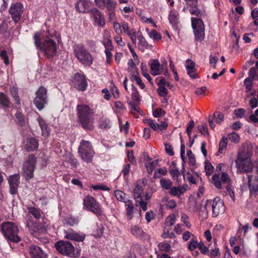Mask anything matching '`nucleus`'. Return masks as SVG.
Segmentation results:
<instances>
[{"mask_svg":"<svg viewBox=\"0 0 258 258\" xmlns=\"http://www.w3.org/2000/svg\"><path fill=\"white\" fill-rule=\"evenodd\" d=\"M29 253L32 258H46V254L38 246L31 245L29 247Z\"/></svg>","mask_w":258,"mask_h":258,"instance_id":"nucleus-23","label":"nucleus"},{"mask_svg":"<svg viewBox=\"0 0 258 258\" xmlns=\"http://www.w3.org/2000/svg\"><path fill=\"white\" fill-rule=\"evenodd\" d=\"M150 73L154 76H158L163 74L164 70V66L161 64L157 59H153L150 63ZM163 75L167 78L169 77V74L167 68H165Z\"/></svg>","mask_w":258,"mask_h":258,"instance_id":"nucleus-14","label":"nucleus"},{"mask_svg":"<svg viewBox=\"0 0 258 258\" xmlns=\"http://www.w3.org/2000/svg\"><path fill=\"white\" fill-rule=\"evenodd\" d=\"M56 38V31L53 29H48L46 32H37L34 36L35 45L47 57L53 56L57 50Z\"/></svg>","mask_w":258,"mask_h":258,"instance_id":"nucleus-1","label":"nucleus"},{"mask_svg":"<svg viewBox=\"0 0 258 258\" xmlns=\"http://www.w3.org/2000/svg\"><path fill=\"white\" fill-rule=\"evenodd\" d=\"M11 94L12 96L14 98V101L17 105H20V99L18 95V90L16 88L13 87L11 88L10 90Z\"/></svg>","mask_w":258,"mask_h":258,"instance_id":"nucleus-43","label":"nucleus"},{"mask_svg":"<svg viewBox=\"0 0 258 258\" xmlns=\"http://www.w3.org/2000/svg\"><path fill=\"white\" fill-rule=\"evenodd\" d=\"M99 126L101 128H109L111 126V121L108 118L102 119L100 122Z\"/></svg>","mask_w":258,"mask_h":258,"instance_id":"nucleus-47","label":"nucleus"},{"mask_svg":"<svg viewBox=\"0 0 258 258\" xmlns=\"http://www.w3.org/2000/svg\"><path fill=\"white\" fill-rule=\"evenodd\" d=\"M84 207L86 208L95 214L97 216H101L102 210L100 204L96 200L90 196H87L85 197L83 201Z\"/></svg>","mask_w":258,"mask_h":258,"instance_id":"nucleus-10","label":"nucleus"},{"mask_svg":"<svg viewBox=\"0 0 258 258\" xmlns=\"http://www.w3.org/2000/svg\"><path fill=\"white\" fill-rule=\"evenodd\" d=\"M36 162V158L32 154L29 155L27 157L23 166V174L26 180H29L33 177V172Z\"/></svg>","mask_w":258,"mask_h":258,"instance_id":"nucleus-8","label":"nucleus"},{"mask_svg":"<svg viewBox=\"0 0 258 258\" xmlns=\"http://www.w3.org/2000/svg\"><path fill=\"white\" fill-rule=\"evenodd\" d=\"M38 140L33 137H29L24 142L25 148L28 151H33L38 147Z\"/></svg>","mask_w":258,"mask_h":258,"instance_id":"nucleus-26","label":"nucleus"},{"mask_svg":"<svg viewBox=\"0 0 258 258\" xmlns=\"http://www.w3.org/2000/svg\"><path fill=\"white\" fill-rule=\"evenodd\" d=\"M160 185L162 188L165 189H169L172 187V183L170 179H162L160 180Z\"/></svg>","mask_w":258,"mask_h":258,"instance_id":"nucleus-44","label":"nucleus"},{"mask_svg":"<svg viewBox=\"0 0 258 258\" xmlns=\"http://www.w3.org/2000/svg\"><path fill=\"white\" fill-rule=\"evenodd\" d=\"M126 207V212L128 220H131L133 218V214L134 213V206L132 202L130 200H127L124 203Z\"/></svg>","mask_w":258,"mask_h":258,"instance_id":"nucleus-30","label":"nucleus"},{"mask_svg":"<svg viewBox=\"0 0 258 258\" xmlns=\"http://www.w3.org/2000/svg\"><path fill=\"white\" fill-rule=\"evenodd\" d=\"M176 221L175 216L174 214L170 215L165 221V227L167 228L173 226Z\"/></svg>","mask_w":258,"mask_h":258,"instance_id":"nucleus-38","label":"nucleus"},{"mask_svg":"<svg viewBox=\"0 0 258 258\" xmlns=\"http://www.w3.org/2000/svg\"><path fill=\"white\" fill-rule=\"evenodd\" d=\"M191 240L188 243V248L190 251L194 250L198 246V242L196 237L192 235Z\"/></svg>","mask_w":258,"mask_h":258,"instance_id":"nucleus-45","label":"nucleus"},{"mask_svg":"<svg viewBox=\"0 0 258 258\" xmlns=\"http://www.w3.org/2000/svg\"><path fill=\"white\" fill-rule=\"evenodd\" d=\"M95 5L99 9L107 11H115L117 2L114 0H94Z\"/></svg>","mask_w":258,"mask_h":258,"instance_id":"nucleus-17","label":"nucleus"},{"mask_svg":"<svg viewBox=\"0 0 258 258\" xmlns=\"http://www.w3.org/2000/svg\"><path fill=\"white\" fill-rule=\"evenodd\" d=\"M187 185L184 184L182 186H173L170 191V194L173 196L179 197L184 194L187 190Z\"/></svg>","mask_w":258,"mask_h":258,"instance_id":"nucleus-28","label":"nucleus"},{"mask_svg":"<svg viewBox=\"0 0 258 258\" xmlns=\"http://www.w3.org/2000/svg\"><path fill=\"white\" fill-rule=\"evenodd\" d=\"M89 7L88 0H79L76 5L77 11L79 12L86 13Z\"/></svg>","mask_w":258,"mask_h":258,"instance_id":"nucleus-29","label":"nucleus"},{"mask_svg":"<svg viewBox=\"0 0 258 258\" xmlns=\"http://www.w3.org/2000/svg\"><path fill=\"white\" fill-rule=\"evenodd\" d=\"M145 123L148 124L153 130H158V123L155 122L151 119H147L145 120Z\"/></svg>","mask_w":258,"mask_h":258,"instance_id":"nucleus-62","label":"nucleus"},{"mask_svg":"<svg viewBox=\"0 0 258 258\" xmlns=\"http://www.w3.org/2000/svg\"><path fill=\"white\" fill-rule=\"evenodd\" d=\"M55 247L59 253L71 257H76L80 254L79 253L78 254L75 253L74 247L70 242H57L55 244Z\"/></svg>","mask_w":258,"mask_h":258,"instance_id":"nucleus-9","label":"nucleus"},{"mask_svg":"<svg viewBox=\"0 0 258 258\" xmlns=\"http://www.w3.org/2000/svg\"><path fill=\"white\" fill-rule=\"evenodd\" d=\"M90 187L95 190H101L104 191H108L110 190L109 187L102 184L92 185L90 186Z\"/></svg>","mask_w":258,"mask_h":258,"instance_id":"nucleus-53","label":"nucleus"},{"mask_svg":"<svg viewBox=\"0 0 258 258\" xmlns=\"http://www.w3.org/2000/svg\"><path fill=\"white\" fill-rule=\"evenodd\" d=\"M16 122L21 126H25L26 121L24 115L18 111L15 114Z\"/></svg>","mask_w":258,"mask_h":258,"instance_id":"nucleus-31","label":"nucleus"},{"mask_svg":"<svg viewBox=\"0 0 258 258\" xmlns=\"http://www.w3.org/2000/svg\"><path fill=\"white\" fill-rule=\"evenodd\" d=\"M131 234L135 237L140 239H148L149 236L145 232L142 228L138 225H133L131 227Z\"/></svg>","mask_w":258,"mask_h":258,"instance_id":"nucleus-20","label":"nucleus"},{"mask_svg":"<svg viewBox=\"0 0 258 258\" xmlns=\"http://www.w3.org/2000/svg\"><path fill=\"white\" fill-rule=\"evenodd\" d=\"M158 92L160 96L165 97L168 93V90L164 86H159L158 88Z\"/></svg>","mask_w":258,"mask_h":258,"instance_id":"nucleus-64","label":"nucleus"},{"mask_svg":"<svg viewBox=\"0 0 258 258\" xmlns=\"http://www.w3.org/2000/svg\"><path fill=\"white\" fill-rule=\"evenodd\" d=\"M77 110L79 121L82 127L86 130H92L94 122L93 115L94 113L93 110L89 106L83 104L77 105Z\"/></svg>","mask_w":258,"mask_h":258,"instance_id":"nucleus-2","label":"nucleus"},{"mask_svg":"<svg viewBox=\"0 0 258 258\" xmlns=\"http://www.w3.org/2000/svg\"><path fill=\"white\" fill-rule=\"evenodd\" d=\"M37 120L41 130V135L44 138H47L50 135V129L45 121L39 115Z\"/></svg>","mask_w":258,"mask_h":258,"instance_id":"nucleus-27","label":"nucleus"},{"mask_svg":"<svg viewBox=\"0 0 258 258\" xmlns=\"http://www.w3.org/2000/svg\"><path fill=\"white\" fill-rule=\"evenodd\" d=\"M64 236L66 238L71 240L81 242L83 241L85 239L84 235H79L77 233L73 231L72 230H64Z\"/></svg>","mask_w":258,"mask_h":258,"instance_id":"nucleus-25","label":"nucleus"},{"mask_svg":"<svg viewBox=\"0 0 258 258\" xmlns=\"http://www.w3.org/2000/svg\"><path fill=\"white\" fill-rule=\"evenodd\" d=\"M208 216V213L207 209V205H205L204 207L202 208L199 211V217L204 220L207 218Z\"/></svg>","mask_w":258,"mask_h":258,"instance_id":"nucleus-50","label":"nucleus"},{"mask_svg":"<svg viewBox=\"0 0 258 258\" xmlns=\"http://www.w3.org/2000/svg\"><path fill=\"white\" fill-rule=\"evenodd\" d=\"M191 25L194 30L195 40L202 42L205 37V26L201 19L191 18Z\"/></svg>","mask_w":258,"mask_h":258,"instance_id":"nucleus-7","label":"nucleus"},{"mask_svg":"<svg viewBox=\"0 0 258 258\" xmlns=\"http://www.w3.org/2000/svg\"><path fill=\"white\" fill-rule=\"evenodd\" d=\"M200 132L204 136L208 135V128L206 124H202L198 126Z\"/></svg>","mask_w":258,"mask_h":258,"instance_id":"nucleus-63","label":"nucleus"},{"mask_svg":"<svg viewBox=\"0 0 258 258\" xmlns=\"http://www.w3.org/2000/svg\"><path fill=\"white\" fill-rule=\"evenodd\" d=\"M137 38L139 40V48L142 51H143L145 48H147L148 47V43L143 36L142 35H140L138 36Z\"/></svg>","mask_w":258,"mask_h":258,"instance_id":"nucleus-34","label":"nucleus"},{"mask_svg":"<svg viewBox=\"0 0 258 258\" xmlns=\"http://www.w3.org/2000/svg\"><path fill=\"white\" fill-rule=\"evenodd\" d=\"M132 87L133 91L132 93V98L134 101L139 102L140 100L139 92L134 85H132Z\"/></svg>","mask_w":258,"mask_h":258,"instance_id":"nucleus-48","label":"nucleus"},{"mask_svg":"<svg viewBox=\"0 0 258 258\" xmlns=\"http://www.w3.org/2000/svg\"><path fill=\"white\" fill-rule=\"evenodd\" d=\"M127 64L128 70L131 72V76L132 75H139L135 63L132 58L128 60Z\"/></svg>","mask_w":258,"mask_h":258,"instance_id":"nucleus-36","label":"nucleus"},{"mask_svg":"<svg viewBox=\"0 0 258 258\" xmlns=\"http://www.w3.org/2000/svg\"><path fill=\"white\" fill-rule=\"evenodd\" d=\"M137 206H140L144 211L147 210V203L144 201L143 198H137L135 200Z\"/></svg>","mask_w":258,"mask_h":258,"instance_id":"nucleus-46","label":"nucleus"},{"mask_svg":"<svg viewBox=\"0 0 258 258\" xmlns=\"http://www.w3.org/2000/svg\"><path fill=\"white\" fill-rule=\"evenodd\" d=\"M74 52L78 60L85 66H90L93 62L91 53L82 44L74 46Z\"/></svg>","mask_w":258,"mask_h":258,"instance_id":"nucleus-5","label":"nucleus"},{"mask_svg":"<svg viewBox=\"0 0 258 258\" xmlns=\"http://www.w3.org/2000/svg\"><path fill=\"white\" fill-rule=\"evenodd\" d=\"M226 190L227 192V195H229V196L231 199L232 201L233 202H234L235 201V196H234V191L232 188L231 185L229 183L226 185Z\"/></svg>","mask_w":258,"mask_h":258,"instance_id":"nucleus-56","label":"nucleus"},{"mask_svg":"<svg viewBox=\"0 0 258 258\" xmlns=\"http://www.w3.org/2000/svg\"><path fill=\"white\" fill-rule=\"evenodd\" d=\"M121 27L124 33L126 34L131 39L133 44H136L137 42V36L136 35V31L133 29L129 28L128 24L125 22L121 23Z\"/></svg>","mask_w":258,"mask_h":258,"instance_id":"nucleus-24","label":"nucleus"},{"mask_svg":"<svg viewBox=\"0 0 258 258\" xmlns=\"http://www.w3.org/2000/svg\"><path fill=\"white\" fill-rule=\"evenodd\" d=\"M24 11L23 5L18 2L12 4L9 9V13L15 24L18 23L20 21Z\"/></svg>","mask_w":258,"mask_h":258,"instance_id":"nucleus-12","label":"nucleus"},{"mask_svg":"<svg viewBox=\"0 0 258 258\" xmlns=\"http://www.w3.org/2000/svg\"><path fill=\"white\" fill-rule=\"evenodd\" d=\"M114 194L115 197L118 201L125 203L128 200L126 195L121 190H116L114 191Z\"/></svg>","mask_w":258,"mask_h":258,"instance_id":"nucleus-35","label":"nucleus"},{"mask_svg":"<svg viewBox=\"0 0 258 258\" xmlns=\"http://www.w3.org/2000/svg\"><path fill=\"white\" fill-rule=\"evenodd\" d=\"M143 187L142 185H140L139 184H137L134 192V196L135 200H136V198H143L142 197V195L143 191Z\"/></svg>","mask_w":258,"mask_h":258,"instance_id":"nucleus-41","label":"nucleus"},{"mask_svg":"<svg viewBox=\"0 0 258 258\" xmlns=\"http://www.w3.org/2000/svg\"><path fill=\"white\" fill-rule=\"evenodd\" d=\"M212 215L213 217H217L219 214H223L225 210L223 201L219 197L215 198L212 204Z\"/></svg>","mask_w":258,"mask_h":258,"instance_id":"nucleus-16","label":"nucleus"},{"mask_svg":"<svg viewBox=\"0 0 258 258\" xmlns=\"http://www.w3.org/2000/svg\"><path fill=\"white\" fill-rule=\"evenodd\" d=\"M252 80H251L250 78H247L244 81V85L245 87L246 92H250V91H251L252 89L253 86Z\"/></svg>","mask_w":258,"mask_h":258,"instance_id":"nucleus-51","label":"nucleus"},{"mask_svg":"<svg viewBox=\"0 0 258 258\" xmlns=\"http://www.w3.org/2000/svg\"><path fill=\"white\" fill-rule=\"evenodd\" d=\"M113 29L117 35H121L122 33L121 24H120L116 22H114L113 23Z\"/></svg>","mask_w":258,"mask_h":258,"instance_id":"nucleus-58","label":"nucleus"},{"mask_svg":"<svg viewBox=\"0 0 258 258\" xmlns=\"http://www.w3.org/2000/svg\"><path fill=\"white\" fill-rule=\"evenodd\" d=\"M139 75H132L131 76V79L132 81H136V83L139 86V87L143 89L145 87L144 83L142 81L141 78L139 76Z\"/></svg>","mask_w":258,"mask_h":258,"instance_id":"nucleus-42","label":"nucleus"},{"mask_svg":"<svg viewBox=\"0 0 258 258\" xmlns=\"http://www.w3.org/2000/svg\"><path fill=\"white\" fill-rule=\"evenodd\" d=\"M149 36L151 38L154 40H159L161 39V34L156 30H152L149 34Z\"/></svg>","mask_w":258,"mask_h":258,"instance_id":"nucleus-55","label":"nucleus"},{"mask_svg":"<svg viewBox=\"0 0 258 258\" xmlns=\"http://www.w3.org/2000/svg\"><path fill=\"white\" fill-rule=\"evenodd\" d=\"M26 226L32 234L36 233H44L46 231L44 226L33 222L30 219L27 220Z\"/></svg>","mask_w":258,"mask_h":258,"instance_id":"nucleus-21","label":"nucleus"},{"mask_svg":"<svg viewBox=\"0 0 258 258\" xmlns=\"http://www.w3.org/2000/svg\"><path fill=\"white\" fill-rule=\"evenodd\" d=\"M228 138L230 141L237 143L239 141V135L235 132H232L228 135Z\"/></svg>","mask_w":258,"mask_h":258,"instance_id":"nucleus-57","label":"nucleus"},{"mask_svg":"<svg viewBox=\"0 0 258 258\" xmlns=\"http://www.w3.org/2000/svg\"><path fill=\"white\" fill-rule=\"evenodd\" d=\"M243 183L240 185L242 190H247V188L250 192H255L258 190V177L254 175H247L242 177Z\"/></svg>","mask_w":258,"mask_h":258,"instance_id":"nucleus-11","label":"nucleus"},{"mask_svg":"<svg viewBox=\"0 0 258 258\" xmlns=\"http://www.w3.org/2000/svg\"><path fill=\"white\" fill-rule=\"evenodd\" d=\"M80 219L78 217H69L65 219V224L68 225L74 226L78 224Z\"/></svg>","mask_w":258,"mask_h":258,"instance_id":"nucleus-40","label":"nucleus"},{"mask_svg":"<svg viewBox=\"0 0 258 258\" xmlns=\"http://www.w3.org/2000/svg\"><path fill=\"white\" fill-rule=\"evenodd\" d=\"M140 18L141 21L143 23H151L154 27H156V25L155 23L153 22V19L151 18H148L144 16L143 14H140Z\"/></svg>","mask_w":258,"mask_h":258,"instance_id":"nucleus-60","label":"nucleus"},{"mask_svg":"<svg viewBox=\"0 0 258 258\" xmlns=\"http://www.w3.org/2000/svg\"><path fill=\"white\" fill-rule=\"evenodd\" d=\"M20 175L16 174L11 176L9 179L10 192L12 195H15L17 192L18 186L19 184Z\"/></svg>","mask_w":258,"mask_h":258,"instance_id":"nucleus-22","label":"nucleus"},{"mask_svg":"<svg viewBox=\"0 0 258 258\" xmlns=\"http://www.w3.org/2000/svg\"><path fill=\"white\" fill-rule=\"evenodd\" d=\"M227 145V138H223L219 145V152L222 153L226 149Z\"/></svg>","mask_w":258,"mask_h":258,"instance_id":"nucleus-49","label":"nucleus"},{"mask_svg":"<svg viewBox=\"0 0 258 258\" xmlns=\"http://www.w3.org/2000/svg\"><path fill=\"white\" fill-rule=\"evenodd\" d=\"M214 248L210 250V256L211 258H219L221 255V253L220 252L219 248L217 245L216 240H214Z\"/></svg>","mask_w":258,"mask_h":258,"instance_id":"nucleus-33","label":"nucleus"},{"mask_svg":"<svg viewBox=\"0 0 258 258\" xmlns=\"http://www.w3.org/2000/svg\"><path fill=\"white\" fill-rule=\"evenodd\" d=\"M205 169L206 174L208 176L211 175L213 172V166L210 162H205Z\"/></svg>","mask_w":258,"mask_h":258,"instance_id":"nucleus-54","label":"nucleus"},{"mask_svg":"<svg viewBox=\"0 0 258 258\" xmlns=\"http://www.w3.org/2000/svg\"><path fill=\"white\" fill-rule=\"evenodd\" d=\"M78 152L84 161L87 163L91 162L94 155V151L90 142L82 141L78 148Z\"/></svg>","mask_w":258,"mask_h":258,"instance_id":"nucleus-6","label":"nucleus"},{"mask_svg":"<svg viewBox=\"0 0 258 258\" xmlns=\"http://www.w3.org/2000/svg\"><path fill=\"white\" fill-rule=\"evenodd\" d=\"M230 179L228 174L225 172H223L221 177L219 174L215 173L212 177V183L218 189L222 187V184H229Z\"/></svg>","mask_w":258,"mask_h":258,"instance_id":"nucleus-15","label":"nucleus"},{"mask_svg":"<svg viewBox=\"0 0 258 258\" xmlns=\"http://www.w3.org/2000/svg\"><path fill=\"white\" fill-rule=\"evenodd\" d=\"M0 104L3 107H8L10 102L9 98L3 92H0Z\"/></svg>","mask_w":258,"mask_h":258,"instance_id":"nucleus-32","label":"nucleus"},{"mask_svg":"<svg viewBox=\"0 0 258 258\" xmlns=\"http://www.w3.org/2000/svg\"><path fill=\"white\" fill-rule=\"evenodd\" d=\"M91 16L93 18L95 26L103 27L105 24L104 16L97 8H93L90 11Z\"/></svg>","mask_w":258,"mask_h":258,"instance_id":"nucleus-18","label":"nucleus"},{"mask_svg":"<svg viewBox=\"0 0 258 258\" xmlns=\"http://www.w3.org/2000/svg\"><path fill=\"white\" fill-rule=\"evenodd\" d=\"M141 71L142 75L145 77L148 81L152 84V78L150 75L147 72V68L145 63H141Z\"/></svg>","mask_w":258,"mask_h":258,"instance_id":"nucleus-39","label":"nucleus"},{"mask_svg":"<svg viewBox=\"0 0 258 258\" xmlns=\"http://www.w3.org/2000/svg\"><path fill=\"white\" fill-rule=\"evenodd\" d=\"M235 164L237 171L241 173L250 172L253 169V164L248 154L244 152H239Z\"/></svg>","mask_w":258,"mask_h":258,"instance_id":"nucleus-4","label":"nucleus"},{"mask_svg":"<svg viewBox=\"0 0 258 258\" xmlns=\"http://www.w3.org/2000/svg\"><path fill=\"white\" fill-rule=\"evenodd\" d=\"M74 85L75 88L81 91H84L86 89L87 83L85 77L80 74H76L74 76Z\"/></svg>","mask_w":258,"mask_h":258,"instance_id":"nucleus-19","label":"nucleus"},{"mask_svg":"<svg viewBox=\"0 0 258 258\" xmlns=\"http://www.w3.org/2000/svg\"><path fill=\"white\" fill-rule=\"evenodd\" d=\"M2 232L5 237L9 241L18 242L21 238L18 235L19 228L18 225L12 222H3L1 226Z\"/></svg>","mask_w":258,"mask_h":258,"instance_id":"nucleus-3","label":"nucleus"},{"mask_svg":"<svg viewBox=\"0 0 258 258\" xmlns=\"http://www.w3.org/2000/svg\"><path fill=\"white\" fill-rule=\"evenodd\" d=\"M28 211L36 219H39L41 217L39 209L30 206L28 207Z\"/></svg>","mask_w":258,"mask_h":258,"instance_id":"nucleus-37","label":"nucleus"},{"mask_svg":"<svg viewBox=\"0 0 258 258\" xmlns=\"http://www.w3.org/2000/svg\"><path fill=\"white\" fill-rule=\"evenodd\" d=\"M33 102L38 110H41L43 109L47 102V90L44 87H41L37 91Z\"/></svg>","mask_w":258,"mask_h":258,"instance_id":"nucleus-13","label":"nucleus"},{"mask_svg":"<svg viewBox=\"0 0 258 258\" xmlns=\"http://www.w3.org/2000/svg\"><path fill=\"white\" fill-rule=\"evenodd\" d=\"M249 78L251 80H257L258 76L257 75V71L256 68L252 67L250 68L248 72Z\"/></svg>","mask_w":258,"mask_h":258,"instance_id":"nucleus-52","label":"nucleus"},{"mask_svg":"<svg viewBox=\"0 0 258 258\" xmlns=\"http://www.w3.org/2000/svg\"><path fill=\"white\" fill-rule=\"evenodd\" d=\"M168 19L171 24H175L177 20V15L176 13L173 11H170Z\"/></svg>","mask_w":258,"mask_h":258,"instance_id":"nucleus-61","label":"nucleus"},{"mask_svg":"<svg viewBox=\"0 0 258 258\" xmlns=\"http://www.w3.org/2000/svg\"><path fill=\"white\" fill-rule=\"evenodd\" d=\"M251 15L253 19H254L253 23L255 25H258V9L255 8L251 13Z\"/></svg>","mask_w":258,"mask_h":258,"instance_id":"nucleus-59","label":"nucleus"}]
</instances>
